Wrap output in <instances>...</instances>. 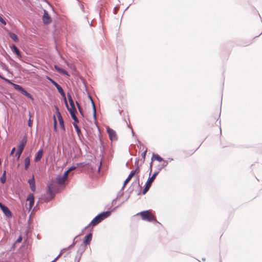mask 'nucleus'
<instances>
[{
  "label": "nucleus",
  "instance_id": "obj_7",
  "mask_svg": "<svg viewBox=\"0 0 262 262\" xmlns=\"http://www.w3.org/2000/svg\"><path fill=\"white\" fill-rule=\"evenodd\" d=\"M68 97L69 103H70V107H69L68 103H67V100H66V98H64L65 103H66V105H67L68 110H74V111L75 110H76V108H75V106L74 102V101H73V99L72 98L71 96V95H68Z\"/></svg>",
  "mask_w": 262,
  "mask_h": 262
},
{
  "label": "nucleus",
  "instance_id": "obj_6",
  "mask_svg": "<svg viewBox=\"0 0 262 262\" xmlns=\"http://www.w3.org/2000/svg\"><path fill=\"white\" fill-rule=\"evenodd\" d=\"M47 79L49 80L50 81H51L54 85L55 86V87L58 90L59 93L63 96L65 97L64 91L62 89V88L54 80H53L52 78H51L49 76H47Z\"/></svg>",
  "mask_w": 262,
  "mask_h": 262
},
{
  "label": "nucleus",
  "instance_id": "obj_40",
  "mask_svg": "<svg viewBox=\"0 0 262 262\" xmlns=\"http://www.w3.org/2000/svg\"><path fill=\"white\" fill-rule=\"evenodd\" d=\"M21 241H22V237H21V236H19V237L17 238V241H16V242H17V243H19V242H20Z\"/></svg>",
  "mask_w": 262,
  "mask_h": 262
},
{
  "label": "nucleus",
  "instance_id": "obj_39",
  "mask_svg": "<svg viewBox=\"0 0 262 262\" xmlns=\"http://www.w3.org/2000/svg\"><path fill=\"white\" fill-rule=\"evenodd\" d=\"M32 124V121H31V120L30 119H29V120L28 121V125L29 126H31Z\"/></svg>",
  "mask_w": 262,
  "mask_h": 262
},
{
  "label": "nucleus",
  "instance_id": "obj_10",
  "mask_svg": "<svg viewBox=\"0 0 262 262\" xmlns=\"http://www.w3.org/2000/svg\"><path fill=\"white\" fill-rule=\"evenodd\" d=\"M42 21L45 24H48L51 22V18L46 10H44Z\"/></svg>",
  "mask_w": 262,
  "mask_h": 262
},
{
  "label": "nucleus",
  "instance_id": "obj_3",
  "mask_svg": "<svg viewBox=\"0 0 262 262\" xmlns=\"http://www.w3.org/2000/svg\"><path fill=\"white\" fill-rule=\"evenodd\" d=\"M11 84L13 86L14 88L18 91H19L21 94H23L24 95L28 97V98L31 99V100H33V98L31 95L28 93L24 88H23L21 86L19 85L15 84L14 83H11Z\"/></svg>",
  "mask_w": 262,
  "mask_h": 262
},
{
  "label": "nucleus",
  "instance_id": "obj_28",
  "mask_svg": "<svg viewBox=\"0 0 262 262\" xmlns=\"http://www.w3.org/2000/svg\"><path fill=\"white\" fill-rule=\"evenodd\" d=\"M0 22L4 25L7 24L6 20L2 17V15H0Z\"/></svg>",
  "mask_w": 262,
  "mask_h": 262
},
{
  "label": "nucleus",
  "instance_id": "obj_42",
  "mask_svg": "<svg viewBox=\"0 0 262 262\" xmlns=\"http://www.w3.org/2000/svg\"><path fill=\"white\" fill-rule=\"evenodd\" d=\"M77 105L78 106V108L79 109V111H80V113H81V109L80 108V106L79 105V104L77 102Z\"/></svg>",
  "mask_w": 262,
  "mask_h": 262
},
{
  "label": "nucleus",
  "instance_id": "obj_38",
  "mask_svg": "<svg viewBox=\"0 0 262 262\" xmlns=\"http://www.w3.org/2000/svg\"><path fill=\"white\" fill-rule=\"evenodd\" d=\"M48 188H49V190L50 191H52L53 190V187H52V185H50L48 187Z\"/></svg>",
  "mask_w": 262,
  "mask_h": 262
},
{
  "label": "nucleus",
  "instance_id": "obj_25",
  "mask_svg": "<svg viewBox=\"0 0 262 262\" xmlns=\"http://www.w3.org/2000/svg\"><path fill=\"white\" fill-rule=\"evenodd\" d=\"M6 172L4 171L2 177L1 178V181L2 183H5V182H6Z\"/></svg>",
  "mask_w": 262,
  "mask_h": 262
},
{
  "label": "nucleus",
  "instance_id": "obj_36",
  "mask_svg": "<svg viewBox=\"0 0 262 262\" xmlns=\"http://www.w3.org/2000/svg\"><path fill=\"white\" fill-rule=\"evenodd\" d=\"M2 78V79H4L5 81H6V82H7L8 83H10V84H11V83H12V82H11L9 80L7 79H6V78H4V77H2V78Z\"/></svg>",
  "mask_w": 262,
  "mask_h": 262
},
{
  "label": "nucleus",
  "instance_id": "obj_31",
  "mask_svg": "<svg viewBox=\"0 0 262 262\" xmlns=\"http://www.w3.org/2000/svg\"><path fill=\"white\" fill-rule=\"evenodd\" d=\"M72 118L74 120V123H77L78 122V119L77 117H76V115H74V116H72Z\"/></svg>",
  "mask_w": 262,
  "mask_h": 262
},
{
  "label": "nucleus",
  "instance_id": "obj_4",
  "mask_svg": "<svg viewBox=\"0 0 262 262\" xmlns=\"http://www.w3.org/2000/svg\"><path fill=\"white\" fill-rule=\"evenodd\" d=\"M157 174V173L156 172V173H154L153 175L151 177L148 178L147 181L146 183L145 187L143 189V193H145L149 190V188L151 186L152 183L155 179Z\"/></svg>",
  "mask_w": 262,
  "mask_h": 262
},
{
  "label": "nucleus",
  "instance_id": "obj_30",
  "mask_svg": "<svg viewBox=\"0 0 262 262\" xmlns=\"http://www.w3.org/2000/svg\"><path fill=\"white\" fill-rule=\"evenodd\" d=\"M69 111L70 112L71 117L76 115V110H75L74 111V110H69Z\"/></svg>",
  "mask_w": 262,
  "mask_h": 262
},
{
  "label": "nucleus",
  "instance_id": "obj_29",
  "mask_svg": "<svg viewBox=\"0 0 262 262\" xmlns=\"http://www.w3.org/2000/svg\"><path fill=\"white\" fill-rule=\"evenodd\" d=\"M56 125H57V121L56 120L55 117L54 116V129L55 131H56V129H57Z\"/></svg>",
  "mask_w": 262,
  "mask_h": 262
},
{
  "label": "nucleus",
  "instance_id": "obj_24",
  "mask_svg": "<svg viewBox=\"0 0 262 262\" xmlns=\"http://www.w3.org/2000/svg\"><path fill=\"white\" fill-rule=\"evenodd\" d=\"M76 168V166H71L69 168L68 170H67L66 171H65V175H68L69 173L72 170H73Z\"/></svg>",
  "mask_w": 262,
  "mask_h": 262
},
{
  "label": "nucleus",
  "instance_id": "obj_15",
  "mask_svg": "<svg viewBox=\"0 0 262 262\" xmlns=\"http://www.w3.org/2000/svg\"><path fill=\"white\" fill-rule=\"evenodd\" d=\"M43 151L42 149H40L37 151L34 160L35 162H37L41 159L43 155Z\"/></svg>",
  "mask_w": 262,
  "mask_h": 262
},
{
  "label": "nucleus",
  "instance_id": "obj_12",
  "mask_svg": "<svg viewBox=\"0 0 262 262\" xmlns=\"http://www.w3.org/2000/svg\"><path fill=\"white\" fill-rule=\"evenodd\" d=\"M56 111H57V118H58V119L59 121L60 126L63 130H64L65 128H64V125L63 120L62 118V116H61L60 112H59L58 107H56Z\"/></svg>",
  "mask_w": 262,
  "mask_h": 262
},
{
  "label": "nucleus",
  "instance_id": "obj_21",
  "mask_svg": "<svg viewBox=\"0 0 262 262\" xmlns=\"http://www.w3.org/2000/svg\"><path fill=\"white\" fill-rule=\"evenodd\" d=\"M30 161L29 157H27L25 159V168L27 169L30 166Z\"/></svg>",
  "mask_w": 262,
  "mask_h": 262
},
{
  "label": "nucleus",
  "instance_id": "obj_9",
  "mask_svg": "<svg viewBox=\"0 0 262 262\" xmlns=\"http://www.w3.org/2000/svg\"><path fill=\"white\" fill-rule=\"evenodd\" d=\"M0 208L3 211V213L5 214V215L8 217H11L12 214L9 208L4 205L2 203L0 202Z\"/></svg>",
  "mask_w": 262,
  "mask_h": 262
},
{
  "label": "nucleus",
  "instance_id": "obj_33",
  "mask_svg": "<svg viewBox=\"0 0 262 262\" xmlns=\"http://www.w3.org/2000/svg\"><path fill=\"white\" fill-rule=\"evenodd\" d=\"M129 180L127 178H126V179L125 180L124 182V185H123V187H124L129 182Z\"/></svg>",
  "mask_w": 262,
  "mask_h": 262
},
{
  "label": "nucleus",
  "instance_id": "obj_5",
  "mask_svg": "<svg viewBox=\"0 0 262 262\" xmlns=\"http://www.w3.org/2000/svg\"><path fill=\"white\" fill-rule=\"evenodd\" d=\"M27 201L29 202V206L28 207L26 206V208L29 211H30L33 206L34 203V197L32 193H30L28 195Z\"/></svg>",
  "mask_w": 262,
  "mask_h": 262
},
{
  "label": "nucleus",
  "instance_id": "obj_18",
  "mask_svg": "<svg viewBox=\"0 0 262 262\" xmlns=\"http://www.w3.org/2000/svg\"><path fill=\"white\" fill-rule=\"evenodd\" d=\"M92 235L91 233H89V234H87L85 236V238H84V242L85 244H89L92 239Z\"/></svg>",
  "mask_w": 262,
  "mask_h": 262
},
{
  "label": "nucleus",
  "instance_id": "obj_37",
  "mask_svg": "<svg viewBox=\"0 0 262 262\" xmlns=\"http://www.w3.org/2000/svg\"><path fill=\"white\" fill-rule=\"evenodd\" d=\"M147 150H145L142 154V156L144 159L146 156Z\"/></svg>",
  "mask_w": 262,
  "mask_h": 262
},
{
  "label": "nucleus",
  "instance_id": "obj_23",
  "mask_svg": "<svg viewBox=\"0 0 262 262\" xmlns=\"http://www.w3.org/2000/svg\"><path fill=\"white\" fill-rule=\"evenodd\" d=\"M152 158L159 162H161L163 160L162 158L160 157L158 155H154Z\"/></svg>",
  "mask_w": 262,
  "mask_h": 262
},
{
  "label": "nucleus",
  "instance_id": "obj_41",
  "mask_svg": "<svg viewBox=\"0 0 262 262\" xmlns=\"http://www.w3.org/2000/svg\"><path fill=\"white\" fill-rule=\"evenodd\" d=\"M15 150V147H13V148L12 149L11 151V153H10V154H11V155H12L14 154V152Z\"/></svg>",
  "mask_w": 262,
  "mask_h": 262
},
{
  "label": "nucleus",
  "instance_id": "obj_35",
  "mask_svg": "<svg viewBox=\"0 0 262 262\" xmlns=\"http://www.w3.org/2000/svg\"><path fill=\"white\" fill-rule=\"evenodd\" d=\"M2 78V79H4L5 81H6V82H7L8 83H10V84H11V83H12V82H11L9 80L7 79H6V78H4V77H2V78Z\"/></svg>",
  "mask_w": 262,
  "mask_h": 262
},
{
  "label": "nucleus",
  "instance_id": "obj_34",
  "mask_svg": "<svg viewBox=\"0 0 262 262\" xmlns=\"http://www.w3.org/2000/svg\"><path fill=\"white\" fill-rule=\"evenodd\" d=\"M61 253H60L53 260H52L51 262H55L57 259L61 256Z\"/></svg>",
  "mask_w": 262,
  "mask_h": 262
},
{
  "label": "nucleus",
  "instance_id": "obj_22",
  "mask_svg": "<svg viewBox=\"0 0 262 262\" xmlns=\"http://www.w3.org/2000/svg\"><path fill=\"white\" fill-rule=\"evenodd\" d=\"M73 126L77 132V134L78 135V136H79L80 134H81V131H80V129L79 128V127H78V126L77 125V123H73Z\"/></svg>",
  "mask_w": 262,
  "mask_h": 262
},
{
  "label": "nucleus",
  "instance_id": "obj_43",
  "mask_svg": "<svg viewBox=\"0 0 262 262\" xmlns=\"http://www.w3.org/2000/svg\"><path fill=\"white\" fill-rule=\"evenodd\" d=\"M0 78H2V76L1 75H0Z\"/></svg>",
  "mask_w": 262,
  "mask_h": 262
},
{
  "label": "nucleus",
  "instance_id": "obj_16",
  "mask_svg": "<svg viewBox=\"0 0 262 262\" xmlns=\"http://www.w3.org/2000/svg\"><path fill=\"white\" fill-rule=\"evenodd\" d=\"M56 70L62 74L68 75V72L64 70L61 67H54Z\"/></svg>",
  "mask_w": 262,
  "mask_h": 262
},
{
  "label": "nucleus",
  "instance_id": "obj_26",
  "mask_svg": "<svg viewBox=\"0 0 262 262\" xmlns=\"http://www.w3.org/2000/svg\"><path fill=\"white\" fill-rule=\"evenodd\" d=\"M92 103L93 107V116H94V118L96 119V111L95 106L94 102L92 100Z\"/></svg>",
  "mask_w": 262,
  "mask_h": 262
},
{
  "label": "nucleus",
  "instance_id": "obj_19",
  "mask_svg": "<svg viewBox=\"0 0 262 262\" xmlns=\"http://www.w3.org/2000/svg\"><path fill=\"white\" fill-rule=\"evenodd\" d=\"M11 49L12 51L18 56H20V52L18 49L16 47V46L14 45H13L11 47Z\"/></svg>",
  "mask_w": 262,
  "mask_h": 262
},
{
  "label": "nucleus",
  "instance_id": "obj_17",
  "mask_svg": "<svg viewBox=\"0 0 262 262\" xmlns=\"http://www.w3.org/2000/svg\"><path fill=\"white\" fill-rule=\"evenodd\" d=\"M139 172V168H137L135 170L131 171L127 177V179L129 180H131V179L133 178V177L136 173Z\"/></svg>",
  "mask_w": 262,
  "mask_h": 262
},
{
  "label": "nucleus",
  "instance_id": "obj_11",
  "mask_svg": "<svg viewBox=\"0 0 262 262\" xmlns=\"http://www.w3.org/2000/svg\"><path fill=\"white\" fill-rule=\"evenodd\" d=\"M68 175H65V172L63 175H60L56 178V182L58 184H62L64 183L66 180L67 179Z\"/></svg>",
  "mask_w": 262,
  "mask_h": 262
},
{
  "label": "nucleus",
  "instance_id": "obj_1",
  "mask_svg": "<svg viewBox=\"0 0 262 262\" xmlns=\"http://www.w3.org/2000/svg\"><path fill=\"white\" fill-rule=\"evenodd\" d=\"M110 214V211H106L98 214L93 219V220L90 223V225L92 226H95L100 223L101 221L108 217Z\"/></svg>",
  "mask_w": 262,
  "mask_h": 262
},
{
  "label": "nucleus",
  "instance_id": "obj_2",
  "mask_svg": "<svg viewBox=\"0 0 262 262\" xmlns=\"http://www.w3.org/2000/svg\"><path fill=\"white\" fill-rule=\"evenodd\" d=\"M143 220L148 222L155 220V217L149 210L142 211L140 213Z\"/></svg>",
  "mask_w": 262,
  "mask_h": 262
},
{
  "label": "nucleus",
  "instance_id": "obj_27",
  "mask_svg": "<svg viewBox=\"0 0 262 262\" xmlns=\"http://www.w3.org/2000/svg\"><path fill=\"white\" fill-rule=\"evenodd\" d=\"M22 152V151L17 149V151L15 154V156L17 157V160H18L19 159Z\"/></svg>",
  "mask_w": 262,
  "mask_h": 262
},
{
  "label": "nucleus",
  "instance_id": "obj_13",
  "mask_svg": "<svg viewBox=\"0 0 262 262\" xmlns=\"http://www.w3.org/2000/svg\"><path fill=\"white\" fill-rule=\"evenodd\" d=\"M26 142V138H24L19 143V144L18 146V149L23 151L25 147Z\"/></svg>",
  "mask_w": 262,
  "mask_h": 262
},
{
  "label": "nucleus",
  "instance_id": "obj_14",
  "mask_svg": "<svg viewBox=\"0 0 262 262\" xmlns=\"http://www.w3.org/2000/svg\"><path fill=\"white\" fill-rule=\"evenodd\" d=\"M28 183L30 185V188L32 191H35V183L34 176H32V178L31 179L28 180Z\"/></svg>",
  "mask_w": 262,
  "mask_h": 262
},
{
  "label": "nucleus",
  "instance_id": "obj_8",
  "mask_svg": "<svg viewBox=\"0 0 262 262\" xmlns=\"http://www.w3.org/2000/svg\"><path fill=\"white\" fill-rule=\"evenodd\" d=\"M107 133L108 134L110 139L112 141L116 140L117 139L116 132L109 127H107Z\"/></svg>",
  "mask_w": 262,
  "mask_h": 262
},
{
  "label": "nucleus",
  "instance_id": "obj_32",
  "mask_svg": "<svg viewBox=\"0 0 262 262\" xmlns=\"http://www.w3.org/2000/svg\"><path fill=\"white\" fill-rule=\"evenodd\" d=\"M129 180L127 178H126V179L125 180L124 182V185H123V187H124L129 182Z\"/></svg>",
  "mask_w": 262,
  "mask_h": 262
},
{
  "label": "nucleus",
  "instance_id": "obj_20",
  "mask_svg": "<svg viewBox=\"0 0 262 262\" xmlns=\"http://www.w3.org/2000/svg\"><path fill=\"white\" fill-rule=\"evenodd\" d=\"M9 36L10 38L13 39V41L15 42H18V38L16 34H15L14 33L9 32Z\"/></svg>",
  "mask_w": 262,
  "mask_h": 262
}]
</instances>
